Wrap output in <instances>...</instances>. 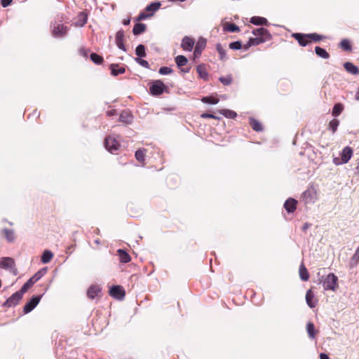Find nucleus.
<instances>
[{
  "instance_id": "nucleus-35",
  "label": "nucleus",
  "mask_w": 359,
  "mask_h": 359,
  "mask_svg": "<svg viewBox=\"0 0 359 359\" xmlns=\"http://www.w3.org/2000/svg\"><path fill=\"white\" fill-rule=\"evenodd\" d=\"M175 62H176L177 65L179 67H180L185 66L187 64L188 60H187V57H184V55H177L175 57Z\"/></svg>"
},
{
  "instance_id": "nucleus-20",
  "label": "nucleus",
  "mask_w": 359,
  "mask_h": 359,
  "mask_svg": "<svg viewBox=\"0 0 359 359\" xmlns=\"http://www.w3.org/2000/svg\"><path fill=\"white\" fill-rule=\"evenodd\" d=\"M345 69L351 74L357 75L359 74V69L353 63L346 62L344 64Z\"/></svg>"
},
{
  "instance_id": "nucleus-28",
  "label": "nucleus",
  "mask_w": 359,
  "mask_h": 359,
  "mask_svg": "<svg viewBox=\"0 0 359 359\" xmlns=\"http://www.w3.org/2000/svg\"><path fill=\"white\" fill-rule=\"evenodd\" d=\"M306 331L310 339H313L316 337V331L313 323L309 322L306 324Z\"/></svg>"
},
{
  "instance_id": "nucleus-47",
  "label": "nucleus",
  "mask_w": 359,
  "mask_h": 359,
  "mask_svg": "<svg viewBox=\"0 0 359 359\" xmlns=\"http://www.w3.org/2000/svg\"><path fill=\"white\" fill-rule=\"evenodd\" d=\"M219 80L224 85H229L232 82V78L230 75L226 76H222L219 79Z\"/></svg>"
},
{
  "instance_id": "nucleus-48",
  "label": "nucleus",
  "mask_w": 359,
  "mask_h": 359,
  "mask_svg": "<svg viewBox=\"0 0 359 359\" xmlns=\"http://www.w3.org/2000/svg\"><path fill=\"white\" fill-rule=\"evenodd\" d=\"M158 72L160 74L167 75L171 74L172 72V69L168 67H162L159 69Z\"/></svg>"
},
{
  "instance_id": "nucleus-15",
  "label": "nucleus",
  "mask_w": 359,
  "mask_h": 359,
  "mask_svg": "<svg viewBox=\"0 0 359 359\" xmlns=\"http://www.w3.org/2000/svg\"><path fill=\"white\" fill-rule=\"evenodd\" d=\"M205 44H206V41L203 39H200L197 42L196 46H195L194 52V55L195 57H198L201 55L202 50L205 47Z\"/></svg>"
},
{
  "instance_id": "nucleus-3",
  "label": "nucleus",
  "mask_w": 359,
  "mask_h": 359,
  "mask_svg": "<svg viewBox=\"0 0 359 359\" xmlns=\"http://www.w3.org/2000/svg\"><path fill=\"white\" fill-rule=\"evenodd\" d=\"M302 199L306 204H313L318 199V193L314 187H309L302 194Z\"/></svg>"
},
{
  "instance_id": "nucleus-44",
  "label": "nucleus",
  "mask_w": 359,
  "mask_h": 359,
  "mask_svg": "<svg viewBox=\"0 0 359 359\" xmlns=\"http://www.w3.org/2000/svg\"><path fill=\"white\" fill-rule=\"evenodd\" d=\"M35 282L33 280L32 278H30L21 287L20 290L22 292L25 293L27 292V290L31 287Z\"/></svg>"
},
{
  "instance_id": "nucleus-61",
  "label": "nucleus",
  "mask_w": 359,
  "mask_h": 359,
  "mask_svg": "<svg viewBox=\"0 0 359 359\" xmlns=\"http://www.w3.org/2000/svg\"><path fill=\"white\" fill-rule=\"evenodd\" d=\"M114 114H115V111L114 110H111V111L107 112L108 116H112Z\"/></svg>"
},
{
  "instance_id": "nucleus-11",
  "label": "nucleus",
  "mask_w": 359,
  "mask_h": 359,
  "mask_svg": "<svg viewBox=\"0 0 359 359\" xmlns=\"http://www.w3.org/2000/svg\"><path fill=\"white\" fill-rule=\"evenodd\" d=\"M292 37L294 38L300 46H306L309 43L311 42L309 36L308 34H302L299 33L292 34Z\"/></svg>"
},
{
  "instance_id": "nucleus-13",
  "label": "nucleus",
  "mask_w": 359,
  "mask_h": 359,
  "mask_svg": "<svg viewBox=\"0 0 359 359\" xmlns=\"http://www.w3.org/2000/svg\"><path fill=\"white\" fill-rule=\"evenodd\" d=\"M194 44V41L189 36H185L182 39L181 46L183 48V50L187 51H191L193 49Z\"/></svg>"
},
{
  "instance_id": "nucleus-14",
  "label": "nucleus",
  "mask_w": 359,
  "mask_h": 359,
  "mask_svg": "<svg viewBox=\"0 0 359 359\" xmlns=\"http://www.w3.org/2000/svg\"><path fill=\"white\" fill-rule=\"evenodd\" d=\"M306 304L310 308H314L317 304V300L315 299L314 294L311 290H309L306 294Z\"/></svg>"
},
{
  "instance_id": "nucleus-23",
  "label": "nucleus",
  "mask_w": 359,
  "mask_h": 359,
  "mask_svg": "<svg viewBox=\"0 0 359 359\" xmlns=\"http://www.w3.org/2000/svg\"><path fill=\"white\" fill-rule=\"evenodd\" d=\"M2 232L4 235L5 238L8 242H13L15 241V232L13 229H4Z\"/></svg>"
},
{
  "instance_id": "nucleus-27",
  "label": "nucleus",
  "mask_w": 359,
  "mask_h": 359,
  "mask_svg": "<svg viewBox=\"0 0 359 359\" xmlns=\"http://www.w3.org/2000/svg\"><path fill=\"white\" fill-rule=\"evenodd\" d=\"M267 41L266 39L264 38H259L258 36H256L255 38H250L248 42V47L252 46H257L259 44H261L262 43H264Z\"/></svg>"
},
{
  "instance_id": "nucleus-43",
  "label": "nucleus",
  "mask_w": 359,
  "mask_h": 359,
  "mask_svg": "<svg viewBox=\"0 0 359 359\" xmlns=\"http://www.w3.org/2000/svg\"><path fill=\"white\" fill-rule=\"evenodd\" d=\"M216 48H217V50L219 55V58L220 60H224L226 59V51L223 48V47L222 46L221 44L218 43L216 46Z\"/></svg>"
},
{
  "instance_id": "nucleus-30",
  "label": "nucleus",
  "mask_w": 359,
  "mask_h": 359,
  "mask_svg": "<svg viewBox=\"0 0 359 359\" xmlns=\"http://www.w3.org/2000/svg\"><path fill=\"white\" fill-rule=\"evenodd\" d=\"M223 29L228 32H238L240 31L239 27L235 24H225Z\"/></svg>"
},
{
  "instance_id": "nucleus-46",
  "label": "nucleus",
  "mask_w": 359,
  "mask_h": 359,
  "mask_svg": "<svg viewBox=\"0 0 359 359\" xmlns=\"http://www.w3.org/2000/svg\"><path fill=\"white\" fill-rule=\"evenodd\" d=\"M340 46L345 50H351V46L350 45L349 41L348 39H343L340 43Z\"/></svg>"
},
{
  "instance_id": "nucleus-31",
  "label": "nucleus",
  "mask_w": 359,
  "mask_h": 359,
  "mask_svg": "<svg viewBox=\"0 0 359 359\" xmlns=\"http://www.w3.org/2000/svg\"><path fill=\"white\" fill-rule=\"evenodd\" d=\"M315 52H316V55H318L319 57H320L322 58L327 59L330 57L329 53L325 49H323L319 46H316L315 48Z\"/></svg>"
},
{
  "instance_id": "nucleus-7",
  "label": "nucleus",
  "mask_w": 359,
  "mask_h": 359,
  "mask_svg": "<svg viewBox=\"0 0 359 359\" xmlns=\"http://www.w3.org/2000/svg\"><path fill=\"white\" fill-rule=\"evenodd\" d=\"M109 294L112 297L118 300L123 299L126 294L124 289L119 285L112 286L109 290Z\"/></svg>"
},
{
  "instance_id": "nucleus-2",
  "label": "nucleus",
  "mask_w": 359,
  "mask_h": 359,
  "mask_svg": "<svg viewBox=\"0 0 359 359\" xmlns=\"http://www.w3.org/2000/svg\"><path fill=\"white\" fill-rule=\"evenodd\" d=\"M353 151L350 147H345L340 154L341 159L334 158L333 162L337 165L347 163L353 156Z\"/></svg>"
},
{
  "instance_id": "nucleus-4",
  "label": "nucleus",
  "mask_w": 359,
  "mask_h": 359,
  "mask_svg": "<svg viewBox=\"0 0 359 359\" xmlns=\"http://www.w3.org/2000/svg\"><path fill=\"white\" fill-rule=\"evenodd\" d=\"M165 89V86L163 82L161 80H156L151 83L149 91L153 95H160L164 92Z\"/></svg>"
},
{
  "instance_id": "nucleus-39",
  "label": "nucleus",
  "mask_w": 359,
  "mask_h": 359,
  "mask_svg": "<svg viewBox=\"0 0 359 359\" xmlns=\"http://www.w3.org/2000/svg\"><path fill=\"white\" fill-rule=\"evenodd\" d=\"M201 101L203 103H206V104H216L219 102V99L217 97L209 96V97H203L201 99Z\"/></svg>"
},
{
  "instance_id": "nucleus-18",
  "label": "nucleus",
  "mask_w": 359,
  "mask_h": 359,
  "mask_svg": "<svg viewBox=\"0 0 359 359\" xmlns=\"http://www.w3.org/2000/svg\"><path fill=\"white\" fill-rule=\"evenodd\" d=\"M100 291H101V289L99 286L92 285L88 288V292H87V295H88V298L94 299L95 297H96L98 295V294L100 292Z\"/></svg>"
},
{
  "instance_id": "nucleus-55",
  "label": "nucleus",
  "mask_w": 359,
  "mask_h": 359,
  "mask_svg": "<svg viewBox=\"0 0 359 359\" xmlns=\"http://www.w3.org/2000/svg\"><path fill=\"white\" fill-rule=\"evenodd\" d=\"M79 53H80V55H82L83 57H87L89 50L88 49L82 48L80 49Z\"/></svg>"
},
{
  "instance_id": "nucleus-50",
  "label": "nucleus",
  "mask_w": 359,
  "mask_h": 359,
  "mask_svg": "<svg viewBox=\"0 0 359 359\" xmlns=\"http://www.w3.org/2000/svg\"><path fill=\"white\" fill-rule=\"evenodd\" d=\"M241 47V42L239 41L232 42L229 44V48L233 50H239Z\"/></svg>"
},
{
  "instance_id": "nucleus-53",
  "label": "nucleus",
  "mask_w": 359,
  "mask_h": 359,
  "mask_svg": "<svg viewBox=\"0 0 359 359\" xmlns=\"http://www.w3.org/2000/svg\"><path fill=\"white\" fill-rule=\"evenodd\" d=\"M308 36H309L311 41L313 40L315 41H319L322 39V36L317 34H309Z\"/></svg>"
},
{
  "instance_id": "nucleus-12",
  "label": "nucleus",
  "mask_w": 359,
  "mask_h": 359,
  "mask_svg": "<svg viewBox=\"0 0 359 359\" xmlns=\"http://www.w3.org/2000/svg\"><path fill=\"white\" fill-rule=\"evenodd\" d=\"M124 32L119 30L116 34V43L118 48L123 51H126L123 43Z\"/></svg>"
},
{
  "instance_id": "nucleus-17",
  "label": "nucleus",
  "mask_w": 359,
  "mask_h": 359,
  "mask_svg": "<svg viewBox=\"0 0 359 359\" xmlns=\"http://www.w3.org/2000/svg\"><path fill=\"white\" fill-rule=\"evenodd\" d=\"M14 266V262L12 258L10 257H1L0 258V268L3 269H11Z\"/></svg>"
},
{
  "instance_id": "nucleus-36",
  "label": "nucleus",
  "mask_w": 359,
  "mask_h": 359,
  "mask_svg": "<svg viewBox=\"0 0 359 359\" xmlns=\"http://www.w3.org/2000/svg\"><path fill=\"white\" fill-rule=\"evenodd\" d=\"M197 72L198 73L201 78L207 79L208 74L204 65H198L197 67Z\"/></svg>"
},
{
  "instance_id": "nucleus-8",
  "label": "nucleus",
  "mask_w": 359,
  "mask_h": 359,
  "mask_svg": "<svg viewBox=\"0 0 359 359\" xmlns=\"http://www.w3.org/2000/svg\"><path fill=\"white\" fill-rule=\"evenodd\" d=\"M23 292L20 290L19 291L13 294L5 302L6 306L11 307L15 306L19 301L22 298Z\"/></svg>"
},
{
  "instance_id": "nucleus-40",
  "label": "nucleus",
  "mask_w": 359,
  "mask_h": 359,
  "mask_svg": "<svg viewBox=\"0 0 359 359\" xmlns=\"http://www.w3.org/2000/svg\"><path fill=\"white\" fill-rule=\"evenodd\" d=\"M135 53L137 56L144 57L146 56L145 47L144 45L140 44L136 47Z\"/></svg>"
},
{
  "instance_id": "nucleus-21",
  "label": "nucleus",
  "mask_w": 359,
  "mask_h": 359,
  "mask_svg": "<svg viewBox=\"0 0 359 359\" xmlns=\"http://www.w3.org/2000/svg\"><path fill=\"white\" fill-rule=\"evenodd\" d=\"M111 74L114 76L125 73L126 69L124 67H119L117 64H112L110 66Z\"/></svg>"
},
{
  "instance_id": "nucleus-6",
  "label": "nucleus",
  "mask_w": 359,
  "mask_h": 359,
  "mask_svg": "<svg viewBox=\"0 0 359 359\" xmlns=\"http://www.w3.org/2000/svg\"><path fill=\"white\" fill-rule=\"evenodd\" d=\"M104 144L106 149L111 154L117 151L120 146L118 142L115 138L111 137L105 138Z\"/></svg>"
},
{
  "instance_id": "nucleus-64",
  "label": "nucleus",
  "mask_w": 359,
  "mask_h": 359,
  "mask_svg": "<svg viewBox=\"0 0 359 359\" xmlns=\"http://www.w3.org/2000/svg\"><path fill=\"white\" fill-rule=\"evenodd\" d=\"M355 99H356L357 100H359V90H358V93H356V95H355Z\"/></svg>"
},
{
  "instance_id": "nucleus-63",
  "label": "nucleus",
  "mask_w": 359,
  "mask_h": 359,
  "mask_svg": "<svg viewBox=\"0 0 359 359\" xmlns=\"http://www.w3.org/2000/svg\"><path fill=\"white\" fill-rule=\"evenodd\" d=\"M355 99H356L357 100H359V90H358V93H356V95H355Z\"/></svg>"
},
{
  "instance_id": "nucleus-37",
  "label": "nucleus",
  "mask_w": 359,
  "mask_h": 359,
  "mask_svg": "<svg viewBox=\"0 0 359 359\" xmlns=\"http://www.w3.org/2000/svg\"><path fill=\"white\" fill-rule=\"evenodd\" d=\"M250 123L253 130H255L256 131H262V124L256 119L250 118Z\"/></svg>"
},
{
  "instance_id": "nucleus-34",
  "label": "nucleus",
  "mask_w": 359,
  "mask_h": 359,
  "mask_svg": "<svg viewBox=\"0 0 359 359\" xmlns=\"http://www.w3.org/2000/svg\"><path fill=\"white\" fill-rule=\"evenodd\" d=\"M161 3L159 1H155L151 3L146 7L147 11L156 12L160 8Z\"/></svg>"
},
{
  "instance_id": "nucleus-51",
  "label": "nucleus",
  "mask_w": 359,
  "mask_h": 359,
  "mask_svg": "<svg viewBox=\"0 0 359 359\" xmlns=\"http://www.w3.org/2000/svg\"><path fill=\"white\" fill-rule=\"evenodd\" d=\"M338 126L339 121L336 119H333L330 122V128L332 130V133H334L337 130Z\"/></svg>"
},
{
  "instance_id": "nucleus-58",
  "label": "nucleus",
  "mask_w": 359,
  "mask_h": 359,
  "mask_svg": "<svg viewBox=\"0 0 359 359\" xmlns=\"http://www.w3.org/2000/svg\"><path fill=\"white\" fill-rule=\"evenodd\" d=\"M320 359H329V357L325 353H320Z\"/></svg>"
},
{
  "instance_id": "nucleus-9",
  "label": "nucleus",
  "mask_w": 359,
  "mask_h": 359,
  "mask_svg": "<svg viewBox=\"0 0 359 359\" xmlns=\"http://www.w3.org/2000/svg\"><path fill=\"white\" fill-rule=\"evenodd\" d=\"M41 300V296H34L32 297L30 301L27 302L24 308L23 311L25 313H28L32 311L39 303Z\"/></svg>"
},
{
  "instance_id": "nucleus-56",
  "label": "nucleus",
  "mask_w": 359,
  "mask_h": 359,
  "mask_svg": "<svg viewBox=\"0 0 359 359\" xmlns=\"http://www.w3.org/2000/svg\"><path fill=\"white\" fill-rule=\"evenodd\" d=\"M13 0H1V5L3 7L6 8L9 6Z\"/></svg>"
},
{
  "instance_id": "nucleus-38",
  "label": "nucleus",
  "mask_w": 359,
  "mask_h": 359,
  "mask_svg": "<svg viewBox=\"0 0 359 359\" xmlns=\"http://www.w3.org/2000/svg\"><path fill=\"white\" fill-rule=\"evenodd\" d=\"M219 113L224 115L226 118H234L236 116V113L230 109H222L219 111Z\"/></svg>"
},
{
  "instance_id": "nucleus-60",
  "label": "nucleus",
  "mask_w": 359,
  "mask_h": 359,
  "mask_svg": "<svg viewBox=\"0 0 359 359\" xmlns=\"http://www.w3.org/2000/svg\"><path fill=\"white\" fill-rule=\"evenodd\" d=\"M130 19H124L123 20V24L124 25H128L130 24Z\"/></svg>"
},
{
  "instance_id": "nucleus-22",
  "label": "nucleus",
  "mask_w": 359,
  "mask_h": 359,
  "mask_svg": "<svg viewBox=\"0 0 359 359\" xmlns=\"http://www.w3.org/2000/svg\"><path fill=\"white\" fill-rule=\"evenodd\" d=\"M250 22L255 25H268V20L266 18L259 16H253L250 18Z\"/></svg>"
},
{
  "instance_id": "nucleus-32",
  "label": "nucleus",
  "mask_w": 359,
  "mask_h": 359,
  "mask_svg": "<svg viewBox=\"0 0 359 359\" xmlns=\"http://www.w3.org/2000/svg\"><path fill=\"white\" fill-rule=\"evenodd\" d=\"M359 262V246L355 250V254L353 255V257L351 259L350 262V266L351 267H355L357 266Z\"/></svg>"
},
{
  "instance_id": "nucleus-19",
  "label": "nucleus",
  "mask_w": 359,
  "mask_h": 359,
  "mask_svg": "<svg viewBox=\"0 0 359 359\" xmlns=\"http://www.w3.org/2000/svg\"><path fill=\"white\" fill-rule=\"evenodd\" d=\"M87 20V15L85 13L81 12L78 15L77 20L74 22V25L76 27H83L86 24Z\"/></svg>"
},
{
  "instance_id": "nucleus-29",
  "label": "nucleus",
  "mask_w": 359,
  "mask_h": 359,
  "mask_svg": "<svg viewBox=\"0 0 359 359\" xmlns=\"http://www.w3.org/2000/svg\"><path fill=\"white\" fill-rule=\"evenodd\" d=\"M146 29V25L143 23H137L135 25L133 29V33L134 35H139L144 32Z\"/></svg>"
},
{
  "instance_id": "nucleus-42",
  "label": "nucleus",
  "mask_w": 359,
  "mask_h": 359,
  "mask_svg": "<svg viewBox=\"0 0 359 359\" xmlns=\"http://www.w3.org/2000/svg\"><path fill=\"white\" fill-rule=\"evenodd\" d=\"M344 109V107L341 104H336L332 109V115L334 116H339Z\"/></svg>"
},
{
  "instance_id": "nucleus-45",
  "label": "nucleus",
  "mask_w": 359,
  "mask_h": 359,
  "mask_svg": "<svg viewBox=\"0 0 359 359\" xmlns=\"http://www.w3.org/2000/svg\"><path fill=\"white\" fill-rule=\"evenodd\" d=\"M90 59L95 64L97 65L101 64L103 61V58L96 53H91Z\"/></svg>"
},
{
  "instance_id": "nucleus-16",
  "label": "nucleus",
  "mask_w": 359,
  "mask_h": 359,
  "mask_svg": "<svg viewBox=\"0 0 359 359\" xmlns=\"http://www.w3.org/2000/svg\"><path fill=\"white\" fill-rule=\"evenodd\" d=\"M297 201L294 198H288L284 203V208L288 212H293L297 208Z\"/></svg>"
},
{
  "instance_id": "nucleus-54",
  "label": "nucleus",
  "mask_w": 359,
  "mask_h": 359,
  "mask_svg": "<svg viewBox=\"0 0 359 359\" xmlns=\"http://www.w3.org/2000/svg\"><path fill=\"white\" fill-rule=\"evenodd\" d=\"M201 117L203 118H215V119H219V118L217 116H215L214 114H208V113H203V114H202L201 115Z\"/></svg>"
},
{
  "instance_id": "nucleus-10",
  "label": "nucleus",
  "mask_w": 359,
  "mask_h": 359,
  "mask_svg": "<svg viewBox=\"0 0 359 359\" xmlns=\"http://www.w3.org/2000/svg\"><path fill=\"white\" fill-rule=\"evenodd\" d=\"M252 34L255 36H258L259 38H264L266 39V41H269L272 38V36L269 33V32L264 27H260L254 29L252 31Z\"/></svg>"
},
{
  "instance_id": "nucleus-57",
  "label": "nucleus",
  "mask_w": 359,
  "mask_h": 359,
  "mask_svg": "<svg viewBox=\"0 0 359 359\" xmlns=\"http://www.w3.org/2000/svg\"><path fill=\"white\" fill-rule=\"evenodd\" d=\"M153 14L146 15L144 13H140L139 15L138 19L139 20H144V19L147 18V17L151 16Z\"/></svg>"
},
{
  "instance_id": "nucleus-62",
  "label": "nucleus",
  "mask_w": 359,
  "mask_h": 359,
  "mask_svg": "<svg viewBox=\"0 0 359 359\" xmlns=\"http://www.w3.org/2000/svg\"><path fill=\"white\" fill-rule=\"evenodd\" d=\"M355 172L356 174L359 175V162L357 164V166L355 167Z\"/></svg>"
},
{
  "instance_id": "nucleus-1",
  "label": "nucleus",
  "mask_w": 359,
  "mask_h": 359,
  "mask_svg": "<svg viewBox=\"0 0 359 359\" xmlns=\"http://www.w3.org/2000/svg\"><path fill=\"white\" fill-rule=\"evenodd\" d=\"M337 281L338 278L334 273L328 274L323 280H320V282H323L324 290L332 291L337 290L338 287Z\"/></svg>"
},
{
  "instance_id": "nucleus-41",
  "label": "nucleus",
  "mask_w": 359,
  "mask_h": 359,
  "mask_svg": "<svg viewBox=\"0 0 359 359\" xmlns=\"http://www.w3.org/2000/svg\"><path fill=\"white\" fill-rule=\"evenodd\" d=\"M46 273V269H42L37 271L32 277L33 280L36 283L40 280Z\"/></svg>"
},
{
  "instance_id": "nucleus-25",
  "label": "nucleus",
  "mask_w": 359,
  "mask_h": 359,
  "mask_svg": "<svg viewBox=\"0 0 359 359\" xmlns=\"http://www.w3.org/2000/svg\"><path fill=\"white\" fill-rule=\"evenodd\" d=\"M299 273L300 278L303 281H306V280H309V273L306 268L304 265V264H302L299 266Z\"/></svg>"
},
{
  "instance_id": "nucleus-5",
  "label": "nucleus",
  "mask_w": 359,
  "mask_h": 359,
  "mask_svg": "<svg viewBox=\"0 0 359 359\" xmlns=\"http://www.w3.org/2000/svg\"><path fill=\"white\" fill-rule=\"evenodd\" d=\"M68 32V28L62 24L55 22L53 25L52 35L54 37H63Z\"/></svg>"
},
{
  "instance_id": "nucleus-24",
  "label": "nucleus",
  "mask_w": 359,
  "mask_h": 359,
  "mask_svg": "<svg viewBox=\"0 0 359 359\" xmlns=\"http://www.w3.org/2000/svg\"><path fill=\"white\" fill-rule=\"evenodd\" d=\"M53 257V253L48 250H46L43 251V252L41 255V260L42 263L48 264L51 261Z\"/></svg>"
},
{
  "instance_id": "nucleus-26",
  "label": "nucleus",
  "mask_w": 359,
  "mask_h": 359,
  "mask_svg": "<svg viewBox=\"0 0 359 359\" xmlns=\"http://www.w3.org/2000/svg\"><path fill=\"white\" fill-rule=\"evenodd\" d=\"M119 259L123 263H128L130 261V255L123 250L119 249L117 251Z\"/></svg>"
},
{
  "instance_id": "nucleus-49",
  "label": "nucleus",
  "mask_w": 359,
  "mask_h": 359,
  "mask_svg": "<svg viewBox=\"0 0 359 359\" xmlns=\"http://www.w3.org/2000/svg\"><path fill=\"white\" fill-rule=\"evenodd\" d=\"M144 150H137L135 152V158L138 161H143L144 160Z\"/></svg>"
},
{
  "instance_id": "nucleus-33",
  "label": "nucleus",
  "mask_w": 359,
  "mask_h": 359,
  "mask_svg": "<svg viewBox=\"0 0 359 359\" xmlns=\"http://www.w3.org/2000/svg\"><path fill=\"white\" fill-rule=\"evenodd\" d=\"M132 120L133 116L128 112L126 111L121 113L119 117V121L124 122L126 123H130Z\"/></svg>"
},
{
  "instance_id": "nucleus-59",
  "label": "nucleus",
  "mask_w": 359,
  "mask_h": 359,
  "mask_svg": "<svg viewBox=\"0 0 359 359\" xmlns=\"http://www.w3.org/2000/svg\"><path fill=\"white\" fill-rule=\"evenodd\" d=\"M309 226V224L308 223H305L304 226H302L303 231H306Z\"/></svg>"
},
{
  "instance_id": "nucleus-52",
  "label": "nucleus",
  "mask_w": 359,
  "mask_h": 359,
  "mask_svg": "<svg viewBox=\"0 0 359 359\" xmlns=\"http://www.w3.org/2000/svg\"><path fill=\"white\" fill-rule=\"evenodd\" d=\"M135 60L142 67H145V68H149V62L147 60H142L140 58H136Z\"/></svg>"
}]
</instances>
